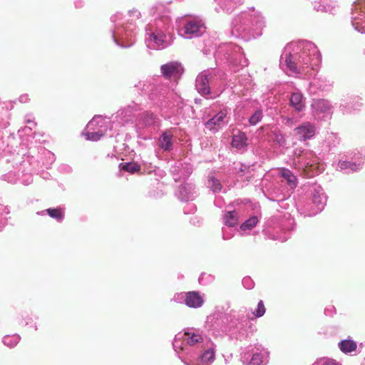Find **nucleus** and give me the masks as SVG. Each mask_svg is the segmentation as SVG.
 I'll return each mask as SVG.
<instances>
[{
    "label": "nucleus",
    "instance_id": "1",
    "mask_svg": "<svg viewBox=\"0 0 365 365\" xmlns=\"http://www.w3.org/2000/svg\"><path fill=\"white\" fill-rule=\"evenodd\" d=\"M161 72L166 78H178L182 73V68L177 62H170L161 66Z\"/></svg>",
    "mask_w": 365,
    "mask_h": 365
},
{
    "label": "nucleus",
    "instance_id": "22",
    "mask_svg": "<svg viewBox=\"0 0 365 365\" xmlns=\"http://www.w3.org/2000/svg\"><path fill=\"white\" fill-rule=\"evenodd\" d=\"M266 309L265 306L262 300H260L257 304V308L253 312V314L256 317H261L265 313Z\"/></svg>",
    "mask_w": 365,
    "mask_h": 365
},
{
    "label": "nucleus",
    "instance_id": "24",
    "mask_svg": "<svg viewBox=\"0 0 365 365\" xmlns=\"http://www.w3.org/2000/svg\"><path fill=\"white\" fill-rule=\"evenodd\" d=\"M262 362V357L259 354H255L252 356L250 365H260Z\"/></svg>",
    "mask_w": 365,
    "mask_h": 365
},
{
    "label": "nucleus",
    "instance_id": "7",
    "mask_svg": "<svg viewBox=\"0 0 365 365\" xmlns=\"http://www.w3.org/2000/svg\"><path fill=\"white\" fill-rule=\"evenodd\" d=\"M195 86L201 95H207L210 92L208 76L206 74L200 73L196 79Z\"/></svg>",
    "mask_w": 365,
    "mask_h": 365
},
{
    "label": "nucleus",
    "instance_id": "25",
    "mask_svg": "<svg viewBox=\"0 0 365 365\" xmlns=\"http://www.w3.org/2000/svg\"><path fill=\"white\" fill-rule=\"evenodd\" d=\"M339 166L341 170L349 168V166L356 167V164L348 161H339Z\"/></svg>",
    "mask_w": 365,
    "mask_h": 365
},
{
    "label": "nucleus",
    "instance_id": "29",
    "mask_svg": "<svg viewBox=\"0 0 365 365\" xmlns=\"http://www.w3.org/2000/svg\"><path fill=\"white\" fill-rule=\"evenodd\" d=\"M294 154H295V155H297L298 156H299V155H300V153H297L296 151L294 152Z\"/></svg>",
    "mask_w": 365,
    "mask_h": 365
},
{
    "label": "nucleus",
    "instance_id": "19",
    "mask_svg": "<svg viewBox=\"0 0 365 365\" xmlns=\"http://www.w3.org/2000/svg\"><path fill=\"white\" fill-rule=\"evenodd\" d=\"M299 168H303V170L304 173H307L309 177L312 176L314 173H310V172H312L314 170V169L317 168V165L315 164H309V163L304 162L303 165L300 164V162L299 161Z\"/></svg>",
    "mask_w": 365,
    "mask_h": 365
},
{
    "label": "nucleus",
    "instance_id": "13",
    "mask_svg": "<svg viewBox=\"0 0 365 365\" xmlns=\"http://www.w3.org/2000/svg\"><path fill=\"white\" fill-rule=\"evenodd\" d=\"M183 340L187 342L190 346H193L197 343H201L203 341V338L200 334L195 333L185 332Z\"/></svg>",
    "mask_w": 365,
    "mask_h": 365
},
{
    "label": "nucleus",
    "instance_id": "10",
    "mask_svg": "<svg viewBox=\"0 0 365 365\" xmlns=\"http://www.w3.org/2000/svg\"><path fill=\"white\" fill-rule=\"evenodd\" d=\"M339 347L343 353L347 354L356 351L357 345L353 340L345 339L339 344Z\"/></svg>",
    "mask_w": 365,
    "mask_h": 365
},
{
    "label": "nucleus",
    "instance_id": "23",
    "mask_svg": "<svg viewBox=\"0 0 365 365\" xmlns=\"http://www.w3.org/2000/svg\"><path fill=\"white\" fill-rule=\"evenodd\" d=\"M86 139L88 140L97 141L103 136V134L99 132H91L86 133Z\"/></svg>",
    "mask_w": 365,
    "mask_h": 365
},
{
    "label": "nucleus",
    "instance_id": "14",
    "mask_svg": "<svg viewBox=\"0 0 365 365\" xmlns=\"http://www.w3.org/2000/svg\"><path fill=\"white\" fill-rule=\"evenodd\" d=\"M238 215L235 211H229L225 215V223L230 226L233 227L237 224Z\"/></svg>",
    "mask_w": 365,
    "mask_h": 365
},
{
    "label": "nucleus",
    "instance_id": "8",
    "mask_svg": "<svg viewBox=\"0 0 365 365\" xmlns=\"http://www.w3.org/2000/svg\"><path fill=\"white\" fill-rule=\"evenodd\" d=\"M173 134L169 131L164 132L159 138V147L164 150H170L173 148Z\"/></svg>",
    "mask_w": 365,
    "mask_h": 365
},
{
    "label": "nucleus",
    "instance_id": "4",
    "mask_svg": "<svg viewBox=\"0 0 365 365\" xmlns=\"http://www.w3.org/2000/svg\"><path fill=\"white\" fill-rule=\"evenodd\" d=\"M185 302L189 307L198 308L203 304L204 299L198 292L192 291L186 293Z\"/></svg>",
    "mask_w": 365,
    "mask_h": 365
},
{
    "label": "nucleus",
    "instance_id": "6",
    "mask_svg": "<svg viewBox=\"0 0 365 365\" xmlns=\"http://www.w3.org/2000/svg\"><path fill=\"white\" fill-rule=\"evenodd\" d=\"M289 104L296 112H301L305 108V99L301 93H293L289 99Z\"/></svg>",
    "mask_w": 365,
    "mask_h": 365
},
{
    "label": "nucleus",
    "instance_id": "21",
    "mask_svg": "<svg viewBox=\"0 0 365 365\" xmlns=\"http://www.w3.org/2000/svg\"><path fill=\"white\" fill-rule=\"evenodd\" d=\"M262 118V113L260 110H256L255 113L250 118L249 122L252 125H255L261 120Z\"/></svg>",
    "mask_w": 365,
    "mask_h": 365
},
{
    "label": "nucleus",
    "instance_id": "26",
    "mask_svg": "<svg viewBox=\"0 0 365 365\" xmlns=\"http://www.w3.org/2000/svg\"><path fill=\"white\" fill-rule=\"evenodd\" d=\"M150 38L153 41H154L158 45H161L163 43V42L164 41L163 37L162 36H158L157 35H155L154 34H152L150 35Z\"/></svg>",
    "mask_w": 365,
    "mask_h": 365
},
{
    "label": "nucleus",
    "instance_id": "2",
    "mask_svg": "<svg viewBox=\"0 0 365 365\" xmlns=\"http://www.w3.org/2000/svg\"><path fill=\"white\" fill-rule=\"evenodd\" d=\"M205 31V27L201 21H190L185 25V34L190 37L201 36Z\"/></svg>",
    "mask_w": 365,
    "mask_h": 365
},
{
    "label": "nucleus",
    "instance_id": "9",
    "mask_svg": "<svg viewBox=\"0 0 365 365\" xmlns=\"http://www.w3.org/2000/svg\"><path fill=\"white\" fill-rule=\"evenodd\" d=\"M247 138L245 133L238 132L234 135L232 140V145L237 149H242L247 146Z\"/></svg>",
    "mask_w": 365,
    "mask_h": 365
},
{
    "label": "nucleus",
    "instance_id": "3",
    "mask_svg": "<svg viewBox=\"0 0 365 365\" xmlns=\"http://www.w3.org/2000/svg\"><path fill=\"white\" fill-rule=\"evenodd\" d=\"M295 135L298 136L299 140H305L312 137L315 133L314 127L309 123L303 125L294 129Z\"/></svg>",
    "mask_w": 365,
    "mask_h": 365
},
{
    "label": "nucleus",
    "instance_id": "27",
    "mask_svg": "<svg viewBox=\"0 0 365 365\" xmlns=\"http://www.w3.org/2000/svg\"><path fill=\"white\" fill-rule=\"evenodd\" d=\"M322 365H336V363L334 359H327Z\"/></svg>",
    "mask_w": 365,
    "mask_h": 365
},
{
    "label": "nucleus",
    "instance_id": "16",
    "mask_svg": "<svg viewBox=\"0 0 365 365\" xmlns=\"http://www.w3.org/2000/svg\"><path fill=\"white\" fill-rule=\"evenodd\" d=\"M285 63L287 68L294 73H299L300 71L297 67V63L295 62L293 56L291 53L286 55Z\"/></svg>",
    "mask_w": 365,
    "mask_h": 365
},
{
    "label": "nucleus",
    "instance_id": "28",
    "mask_svg": "<svg viewBox=\"0 0 365 365\" xmlns=\"http://www.w3.org/2000/svg\"><path fill=\"white\" fill-rule=\"evenodd\" d=\"M349 168L353 171H356L359 169V165H356V167L354 166H349Z\"/></svg>",
    "mask_w": 365,
    "mask_h": 365
},
{
    "label": "nucleus",
    "instance_id": "15",
    "mask_svg": "<svg viewBox=\"0 0 365 365\" xmlns=\"http://www.w3.org/2000/svg\"><path fill=\"white\" fill-rule=\"evenodd\" d=\"M121 170L128 172L131 174L137 173L140 170V165L136 163H128L125 164H120Z\"/></svg>",
    "mask_w": 365,
    "mask_h": 365
},
{
    "label": "nucleus",
    "instance_id": "17",
    "mask_svg": "<svg viewBox=\"0 0 365 365\" xmlns=\"http://www.w3.org/2000/svg\"><path fill=\"white\" fill-rule=\"evenodd\" d=\"M46 212L51 217L58 221H61L64 216L63 211L61 208H48L46 210Z\"/></svg>",
    "mask_w": 365,
    "mask_h": 365
},
{
    "label": "nucleus",
    "instance_id": "18",
    "mask_svg": "<svg viewBox=\"0 0 365 365\" xmlns=\"http://www.w3.org/2000/svg\"><path fill=\"white\" fill-rule=\"evenodd\" d=\"M257 222L258 220L257 217H252L246 220L244 223H242L240 226V228L242 230H251L257 225Z\"/></svg>",
    "mask_w": 365,
    "mask_h": 365
},
{
    "label": "nucleus",
    "instance_id": "12",
    "mask_svg": "<svg viewBox=\"0 0 365 365\" xmlns=\"http://www.w3.org/2000/svg\"><path fill=\"white\" fill-rule=\"evenodd\" d=\"M280 173L281 176L287 180V184L291 187H295L297 186V179L289 170L282 169Z\"/></svg>",
    "mask_w": 365,
    "mask_h": 365
},
{
    "label": "nucleus",
    "instance_id": "5",
    "mask_svg": "<svg viewBox=\"0 0 365 365\" xmlns=\"http://www.w3.org/2000/svg\"><path fill=\"white\" fill-rule=\"evenodd\" d=\"M227 112L225 110H221L205 123L206 128L210 130H217L222 127Z\"/></svg>",
    "mask_w": 365,
    "mask_h": 365
},
{
    "label": "nucleus",
    "instance_id": "31",
    "mask_svg": "<svg viewBox=\"0 0 365 365\" xmlns=\"http://www.w3.org/2000/svg\"><path fill=\"white\" fill-rule=\"evenodd\" d=\"M287 121H288V122L291 121V119L287 118Z\"/></svg>",
    "mask_w": 365,
    "mask_h": 365
},
{
    "label": "nucleus",
    "instance_id": "20",
    "mask_svg": "<svg viewBox=\"0 0 365 365\" xmlns=\"http://www.w3.org/2000/svg\"><path fill=\"white\" fill-rule=\"evenodd\" d=\"M208 186L212 190L213 192H219L221 190L222 186L220 181L214 178H212L208 181Z\"/></svg>",
    "mask_w": 365,
    "mask_h": 365
},
{
    "label": "nucleus",
    "instance_id": "11",
    "mask_svg": "<svg viewBox=\"0 0 365 365\" xmlns=\"http://www.w3.org/2000/svg\"><path fill=\"white\" fill-rule=\"evenodd\" d=\"M312 106L316 113H324L330 108L329 103L324 99H318L314 101Z\"/></svg>",
    "mask_w": 365,
    "mask_h": 365
},
{
    "label": "nucleus",
    "instance_id": "30",
    "mask_svg": "<svg viewBox=\"0 0 365 365\" xmlns=\"http://www.w3.org/2000/svg\"><path fill=\"white\" fill-rule=\"evenodd\" d=\"M150 117L151 119H153V115L152 114L150 115Z\"/></svg>",
    "mask_w": 365,
    "mask_h": 365
}]
</instances>
